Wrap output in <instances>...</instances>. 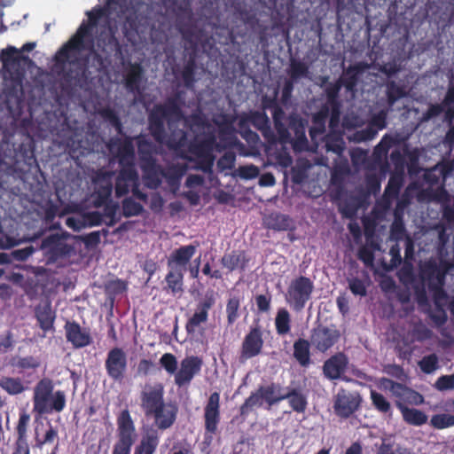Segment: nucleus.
<instances>
[{
	"label": "nucleus",
	"mask_w": 454,
	"mask_h": 454,
	"mask_svg": "<svg viewBox=\"0 0 454 454\" xmlns=\"http://www.w3.org/2000/svg\"><path fill=\"white\" fill-rule=\"evenodd\" d=\"M88 22H82L75 34L57 51L55 62L57 67L63 68L67 64L74 66L64 74L65 80L74 82V85L82 87L88 83L89 71L85 63H81L77 54L92 49L94 39L93 28L98 24L99 20L105 15V10L99 6L87 12Z\"/></svg>",
	"instance_id": "obj_1"
},
{
	"label": "nucleus",
	"mask_w": 454,
	"mask_h": 454,
	"mask_svg": "<svg viewBox=\"0 0 454 454\" xmlns=\"http://www.w3.org/2000/svg\"><path fill=\"white\" fill-rule=\"evenodd\" d=\"M133 137H125L123 139L111 137L107 147L117 159L120 169L115 178V196L121 198L129 192L134 183H137L139 176L136 168V153Z\"/></svg>",
	"instance_id": "obj_2"
},
{
	"label": "nucleus",
	"mask_w": 454,
	"mask_h": 454,
	"mask_svg": "<svg viewBox=\"0 0 454 454\" xmlns=\"http://www.w3.org/2000/svg\"><path fill=\"white\" fill-rule=\"evenodd\" d=\"M263 108L271 109L274 128L264 111H251L243 114L239 120H246V124L259 130L269 145H276L278 143L281 145L277 159L278 166L284 168V109L275 100H270L269 103L263 100Z\"/></svg>",
	"instance_id": "obj_3"
},
{
	"label": "nucleus",
	"mask_w": 454,
	"mask_h": 454,
	"mask_svg": "<svg viewBox=\"0 0 454 454\" xmlns=\"http://www.w3.org/2000/svg\"><path fill=\"white\" fill-rule=\"evenodd\" d=\"M186 133L178 129L173 131L166 141L167 146L173 150L180 158L196 162V168L209 172L214 164L212 155V140H194L187 145Z\"/></svg>",
	"instance_id": "obj_4"
},
{
	"label": "nucleus",
	"mask_w": 454,
	"mask_h": 454,
	"mask_svg": "<svg viewBox=\"0 0 454 454\" xmlns=\"http://www.w3.org/2000/svg\"><path fill=\"white\" fill-rule=\"evenodd\" d=\"M176 405L164 403L152 412L149 417L154 419V425L143 427L139 442L135 446L133 454H154L160 441V431L171 427L177 416Z\"/></svg>",
	"instance_id": "obj_5"
},
{
	"label": "nucleus",
	"mask_w": 454,
	"mask_h": 454,
	"mask_svg": "<svg viewBox=\"0 0 454 454\" xmlns=\"http://www.w3.org/2000/svg\"><path fill=\"white\" fill-rule=\"evenodd\" d=\"M184 105V92L178 90L168 97L163 104L153 106L148 114V129L158 143L167 141L165 121H179L184 118L182 110Z\"/></svg>",
	"instance_id": "obj_6"
},
{
	"label": "nucleus",
	"mask_w": 454,
	"mask_h": 454,
	"mask_svg": "<svg viewBox=\"0 0 454 454\" xmlns=\"http://www.w3.org/2000/svg\"><path fill=\"white\" fill-rule=\"evenodd\" d=\"M54 384L49 378L40 380L34 388V411L39 415L60 412L66 406V395L61 390L53 393Z\"/></svg>",
	"instance_id": "obj_7"
},
{
	"label": "nucleus",
	"mask_w": 454,
	"mask_h": 454,
	"mask_svg": "<svg viewBox=\"0 0 454 454\" xmlns=\"http://www.w3.org/2000/svg\"><path fill=\"white\" fill-rule=\"evenodd\" d=\"M452 268L453 264L450 262L441 259L439 262L429 260L420 269L421 278L427 281L428 288L432 292L436 305L447 298V293L443 287L446 276Z\"/></svg>",
	"instance_id": "obj_8"
},
{
	"label": "nucleus",
	"mask_w": 454,
	"mask_h": 454,
	"mask_svg": "<svg viewBox=\"0 0 454 454\" xmlns=\"http://www.w3.org/2000/svg\"><path fill=\"white\" fill-rule=\"evenodd\" d=\"M116 442L112 454H130L137 440L135 422L128 409L122 410L116 418Z\"/></svg>",
	"instance_id": "obj_9"
},
{
	"label": "nucleus",
	"mask_w": 454,
	"mask_h": 454,
	"mask_svg": "<svg viewBox=\"0 0 454 454\" xmlns=\"http://www.w3.org/2000/svg\"><path fill=\"white\" fill-rule=\"evenodd\" d=\"M97 45L98 51L94 50V47L89 50L91 51L92 66L100 72L112 62L114 56L121 55V47L111 29L107 33L102 32L99 35Z\"/></svg>",
	"instance_id": "obj_10"
},
{
	"label": "nucleus",
	"mask_w": 454,
	"mask_h": 454,
	"mask_svg": "<svg viewBox=\"0 0 454 454\" xmlns=\"http://www.w3.org/2000/svg\"><path fill=\"white\" fill-rule=\"evenodd\" d=\"M340 336V330L334 325H318L311 331L310 344L316 350L325 353L339 342Z\"/></svg>",
	"instance_id": "obj_11"
},
{
	"label": "nucleus",
	"mask_w": 454,
	"mask_h": 454,
	"mask_svg": "<svg viewBox=\"0 0 454 454\" xmlns=\"http://www.w3.org/2000/svg\"><path fill=\"white\" fill-rule=\"evenodd\" d=\"M313 289V283L309 278L299 277L291 283L288 289V297L286 296V299L294 309L300 311L309 300Z\"/></svg>",
	"instance_id": "obj_12"
},
{
	"label": "nucleus",
	"mask_w": 454,
	"mask_h": 454,
	"mask_svg": "<svg viewBox=\"0 0 454 454\" xmlns=\"http://www.w3.org/2000/svg\"><path fill=\"white\" fill-rule=\"evenodd\" d=\"M139 399L142 411L145 417H149L165 403L163 384L160 382L145 383L140 392Z\"/></svg>",
	"instance_id": "obj_13"
},
{
	"label": "nucleus",
	"mask_w": 454,
	"mask_h": 454,
	"mask_svg": "<svg viewBox=\"0 0 454 454\" xmlns=\"http://www.w3.org/2000/svg\"><path fill=\"white\" fill-rule=\"evenodd\" d=\"M263 344L262 327L259 325L251 326L241 344L239 356V362L245 363L259 356L262 351Z\"/></svg>",
	"instance_id": "obj_14"
},
{
	"label": "nucleus",
	"mask_w": 454,
	"mask_h": 454,
	"mask_svg": "<svg viewBox=\"0 0 454 454\" xmlns=\"http://www.w3.org/2000/svg\"><path fill=\"white\" fill-rule=\"evenodd\" d=\"M105 368L108 377L116 382H121L128 370V359L121 348H111L105 361Z\"/></svg>",
	"instance_id": "obj_15"
},
{
	"label": "nucleus",
	"mask_w": 454,
	"mask_h": 454,
	"mask_svg": "<svg viewBox=\"0 0 454 454\" xmlns=\"http://www.w3.org/2000/svg\"><path fill=\"white\" fill-rule=\"evenodd\" d=\"M0 59L6 70L16 78H21L24 75L25 69L22 64L31 61L28 56L21 54L14 46H8L3 50Z\"/></svg>",
	"instance_id": "obj_16"
},
{
	"label": "nucleus",
	"mask_w": 454,
	"mask_h": 454,
	"mask_svg": "<svg viewBox=\"0 0 454 454\" xmlns=\"http://www.w3.org/2000/svg\"><path fill=\"white\" fill-rule=\"evenodd\" d=\"M215 299L213 294H206L197 305L193 315L187 320L185 330L188 334H194L201 324L208 320V312L214 307Z\"/></svg>",
	"instance_id": "obj_17"
},
{
	"label": "nucleus",
	"mask_w": 454,
	"mask_h": 454,
	"mask_svg": "<svg viewBox=\"0 0 454 454\" xmlns=\"http://www.w3.org/2000/svg\"><path fill=\"white\" fill-rule=\"evenodd\" d=\"M221 420L220 394L213 392L204 407V427L206 434H215ZM212 438V435H210Z\"/></svg>",
	"instance_id": "obj_18"
},
{
	"label": "nucleus",
	"mask_w": 454,
	"mask_h": 454,
	"mask_svg": "<svg viewBox=\"0 0 454 454\" xmlns=\"http://www.w3.org/2000/svg\"><path fill=\"white\" fill-rule=\"evenodd\" d=\"M199 243L181 246L173 250L167 260L168 269L181 270L186 272L188 265L197 252Z\"/></svg>",
	"instance_id": "obj_19"
},
{
	"label": "nucleus",
	"mask_w": 454,
	"mask_h": 454,
	"mask_svg": "<svg viewBox=\"0 0 454 454\" xmlns=\"http://www.w3.org/2000/svg\"><path fill=\"white\" fill-rule=\"evenodd\" d=\"M202 361L195 356H187L181 361L180 368L175 374V384L178 387L188 385L200 372Z\"/></svg>",
	"instance_id": "obj_20"
},
{
	"label": "nucleus",
	"mask_w": 454,
	"mask_h": 454,
	"mask_svg": "<svg viewBox=\"0 0 454 454\" xmlns=\"http://www.w3.org/2000/svg\"><path fill=\"white\" fill-rule=\"evenodd\" d=\"M41 248L46 250V254L51 261H57L66 255H68L73 247L65 243L62 237L56 234H51L42 240Z\"/></svg>",
	"instance_id": "obj_21"
},
{
	"label": "nucleus",
	"mask_w": 454,
	"mask_h": 454,
	"mask_svg": "<svg viewBox=\"0 0 454 454\" xmlns=\"http://www.w3.org/2000/svg\"><path fill=\"white\" fill-rule=\"evenodd\" d=\"M360 405L358 395L341 390L337 394L334 402V411L341 418L347 419L352 415Z\"/></svg>",
	"instance_id": "obj_22"
},
{
	"label": "nucleus",
	"mask_w": 454,
	"mask_h": 454,
	"mask_svg": "<svg viewBox=\"0 0 454 454\" xmlns=\"http://www.w3.org/2000/svg\"><path fill=\"white\" fill-rule=\"evenodd\" d=\"M348 364V356L343 352H338L324 363V375L332 380H338L346 372Z\"/></svg>",
	"instance_id": "obj_23"
},
{
	"label": "nucleus",
	"mask_w": 454,
	"mask_h": 454,
	"mask_svg": "<svg viewBox=\"0 0 454 454\" xmlns=\"http://www.w3.org/2000/svg\"><path fill=\"white\" fill-rule=\"evenodd\" d=\"M65 331L67 341L76 348H84L91 342L89 331L82 329L75 321H67L65 325Z\"/></svg>",
	"instance_id": "obj_24"
},
{
	"label": "nucleus",
	"mask_w": 454,
	"mask_h": 454,
	"mask_svg": "<svg viewBox=\"0 0 454 454\" xmlns=\"http://www.w3.org/2000/svg\"><path fill=\"white\" fill-rule=\"evenodd\" d=\"M141 169L145 186L152 190L158 189L162 183L163 167L155 160L142 163Z\"/></svg>",
	"instance_id": "obj_25"
},
{
	"label": "nucleus",
	"mask_w": 454,
	"mask_h": 454,
	"mask_svg": "<svg viewBox=\"0 0 454 454\" xmlns=\"http://www.w3.org/2000/svg\"><path fill=\"white\" fill-rule=\"evenodd\" d=\"M29 416L23 413L20 416L16 427L17 437L13 443L12 454H30V448L27 442V427Z\"/></svg>",
	"instance_id": "obj_26"
},
{
	"label": "nucleus",
	"mask_w": 454,
	"mask_h": 454,
	"mask_svg": "<svg viewBox=\"0 0 454 454\" xmlns=\"http://www.w3.org/2000/svg\"><path fill=\"white\" fill-rule=\"evenodd\" d=\"M404 183V172L394 171L388 179L387 184L385 188L382 200L387 207H389L392 202L398 198L400 191Z\"/></svg>",
	"instance_id": "obj_27"
},
{
	"label": "nucleus",
	"mask_w": 454,
	"mask_h": 454,
	"mask_svg": "<svg viewBox=\"0 0 454 454\" xmlns=\"http://www.w3.org/2000/svg\"><path fill=\"white\" fill-rule=\"evenodd\" d=\"M197 51V44L192 43V50L185 55L187 56V59L185 60L181 71L183 82L187 88H192L196 82Z\"/></svg>",
	"instance_id": "obj_28"
},
{
	"label": "nucleus",
	"mask_w": 454,
	"mask_h": 454,
	"mask_svg": "<svg viewBox=\"0 0 454 454\" xmlns=\"http://www.w3.org/2000/svg\"><path fill=\"white\" fill-rule=\"evenodd\" d=\"M365 68L366 65L364 63L358 62L349 66L343 71V74L339 80L348 91L352 93L356 91L360 75Z\"/></svg>",
	"instance_id": "obj_29"
},
{
	"label": "nucleus",
	"mask_w": 454,
	"mask_h": 454,
	"mask_svg": "<svg viewBox=\"0 0 454 454\" xmlns=\"http://www.w3.org/2000/svg\"><path fill=\"white\" fill-rule=\"evenodd\" d=\"M186 171V164H171L163 168V178L172 192H175L179 189L182 177Z\"/></svg>",
	"instance_id": "obj_30"
},
{
	"label": "nucleus",
	"mask_w": 454,
	"mask_h": 454,
	"mask_svg": "<svg viewBox=\"0 0 454 454\" xmlns=\"http://www.w3.org/2000/svg\"><path fill=\"white\" fill-rule=\"evenodd\" d=\"M144 74L143 67L138 63L131 64L125 75V87L132 93H141V82Z\"/></svg>",
	"instance_id": "obj_31"
},
{
	"label": "nucleus",
	"mask_w": 454,
	"mask_h": 454,
	"mask_svg": "<svg viewBox=\"0 0 454 454\" xmlns=\"http://www.w3.org/2000/svg\"><path fill=\"white\" fill-rule=\"evenodd\" d=\"M248 262L249 259L244 251H232L230 254H225L221 260L223 266L227 268L229 271L236 270L244 271Z\"/></svg>",
	"instance_id": "obj_32"
},
{
	"label": "nucleus",
	"mask_w": 454,
	"mask_h": 454,
	"mask_svg": "<svg viewBox=\"0 0 454 454\" xmlns=\"http://www.w3.org/2000/svg\"><path fill=\"white\" fill-rule=\"evenodd\" d=\"M35 314L42 330L48 332L53 329L56 316L49 302L36 306L35 309Z\"/></svg>",
	"instance_id": "obj_33"
},
{
	"label": "nucleus",
	"mask_w": 454,
	"mask_h": 454,
	"mask_svg": "<svg viewBox=\"0 0 454 454\" xmlns=\"http://www.w3.org/2000/svg\"><path fill=\"white\" fill-rule=\"evenodd\" d=\"M396 407L402 413L403 420L409 425L422 426L427 421V416L422 411L415 408H409L401 402H396Z\"/></svg>",
	"instance_id": "obj_34"
},
{
	"label": "nucleus",
	"mask_w": 454,
	"mask_h": 454,
	"mask_svg": "<svg viewBox=\"0 0 454 454\" xmlns=\"http://www.w3.org/2000/svg\"><path fill=\"white\" fill-rule=\"evenodd\" d=\"M184 273L181 270L168 269V272L165 277V289L173 294L183 292Z\"/></svg>",
	"instance_id": "obj_35"
},
{
	"label": "nucleus",
	"mask_w": 454,
	"mask_h": 454,
	"mask_svg": "<svg viewBox=\"0 0 454 454\" xmlns=\"http://www.w3.org/2000/svg\"><path fill=\"white\" fill-rule=\"evenodd\" d=\"M329 115V108L322 107L317 113L312 116V126L309 128V136L315 139L317 136H321L325 132V122Z\"/></svg>",
	"instance_id": "obj_36"
},
{
	"label": "nucleus",
	"mask_w": 454,
	"mask_h": 454,
	"mask_svg": "<svg viewBox=\"0 0 454 454\" xmlns=\"http://www.w3.org/2000/svg\"><path fill=\"white\" fill-rule=\"evenodd\" d=\"M239 133L241 137L246 140L253 151L258 153L261 146V139L259 135L246 124V120H239L238 122Z\"/></svg>",
	"instance_id": "obj_37"
},
{
	"label": "nucleus",
	"mask_w": 454,
	"mask_h": 454,
	"mask_svg": "<svg viewBox=\"0 0 454 454\" xmlns=\"http://www.w3.org/2000/svg\"><path fill=\"white\" fill-rule=\"evenodd\" d=\"M0 387L10 395L22 394L27 387L20 378L0 376Z\"/></svg>",
	"instance_id": "obj_38"
},
{
	"label": "nucleus",
	"mask_w": 454,
	"mask_h": 454,
	"mask_svg": "<svg viewBox=\"0 0 454 454\" xmlns=\"http://www.w3.org/2000/svg\"><path fill=\"white\" fill-rule=\"evenodd\" d=\"M135 139L137 140V153L141 164L155 160L153 143L144 135H138Z\"/></svg>",
	"instance_id": "obj_39"
},
{
	"label": "nucleus",
	"mask_w": 454,
	"mask_h": 454,
	"mask_svg": "<svg viewBox=\"0 0 454 454\" xmlns=\"http://www.w3.org/2000/svg\"><path fill=\"white\" fill-rule=\"evenodd\" d=\"M309 344L310 341L304 339H299L294 344V356L303 367H307L310 364Z\"/></svg>",
	"instance_id": "obj_40"
},
{
	"label": "nucleus",
	"mask_w": 454,
	"mask_h": 454,
	"mask_svg": "<svg viewBox=\"0 0 454 454\" xmlns=\"http://www.w3.org/2000/svg\"><path fill=\"white\" fill-rule=\"evenodd\" d=\"M259 390L262 394L263 403L265 402L269 406H272L284 399L280 387L273 383L268 386H261Z\"/></svg>",
	"instance_id": "obj_41"
},
{
	"label": "nucleus",
	"mask_w": 454,
	"mask_h": 454,
	"mask_svg": "<svg viewBox=\"0 0 454 454\" xmlns=\"http://www.w3.org/2000/svg\"><path fill=\"white\" fill-rule=\"evenodd\" d=\"M99 115L110 126L114 128L119 135H123V125L118 114L111 107L106 106L99 110Z\"/></svg>",
	"instance_id": "obj_42"
},
{
	"label": "nucleus",
	"mask_w": 454,
	"mask_h": 454,
	"mask_svg": "<svg viewBox=\"0 0 454 454\" xmlns=\"http://www.w3.org/2000/svg\"><path fill=\"white\" fill-rule=\"evenodd\" d=\"M236 117L231 114H223L215 119V124L218 127L220 136L232 135L235 132L234 122Z\"/></svg>",
	"instance_id": "obj_43"
},
{
	"label": "nucleus",
	"mask_w": 454,
	"mask_h": 454,
	"mask_svg": "<svg viewBox=\"0 0 454 454\" xmlns=\"http://www.w3.org/2000/svg\"><path fill=\"white\" fill-rule=\"evenodd\" d=\"M113 184L110 181L100 184L95 191L94 205L98 207L111 200Z\"/></svg>",
	"instance_id": "obj_44"
},
{
	"label": "nucleus",
	"mask_w": 454,
	"mask_h": 454,
	"mask_svg": "<svg viewBox=\"0 0 454 454\" xmlns=\"http://www.w3.org/2000/svg\"><path fill=\"white\" fill-rule=\"evenodd\" d=\"M263 400L259 388L252 393L240 406L239 411L241 416H247L255 407H261Z\"/></svg>",
	"instance_id": "obj_45"
},
{
	"label": "nucleus",
	"mask_w": 454,
	"mask_h": 454,
	"mask_svg": "<svg viewBox=\"0 0 454 454\" xmlns=\"http://www.w3.org/2000/svg\"><path fill=\"white\" fill-rule=\"evenodd\" d=\"M289 405L296 412H303L307 407V399L303 394L297 390H292L286 394Z\"/></svg>",
	"instance_id": "obj_46"
},
{
	"label": "nucleus",
	"mask_w": 454,
	"mask_h": 454,
	"mask_svg": "<svg viewBox=\"0 0 454 454\" xmlns=\"http://www.w3.org/2000/svg\"><path fill=\"white\" fill-rule=\"evenodd\" d=\"M10 364L20 370H35L40 366V361L37 357L27 356L24 357H12Z\"/></svg>",
	"instance_id": "obj_47"
},
{
	"label": "nucleus",
	"mask_w": 454,
	"mask_h": 454,
	"mask_svg": "<svg viewBox=\"0 0 454 454\" xmlns=\"http://www.w3.org/2000/svg\"><path fill=\"white\" fill-rule=\"evenodd\" d=\"M122 215L125 217L137 216L144 211V207L132 197L125 198L121 202Z\"/></svg>",
	"instance_id": "obj_48"
},
{
	"label": "nucleus",
	"mask_w": 454,
	"mask_h": 454,
	"mask_svg": "<svg viewBox=\"0 0 454 454\" xmlns=\"http://www.w3.org/2000/svg\"><path fill=\"white\" fill-rule=\"evenodd\" d=\"M371 400L374 408L384 414L391 413V404L387 398L376 390H371Z\"/></svg>",
	"instance_id": "obj_49"
},
{
	"label": "nucleus",
	"mask_w": 454,
	"mask_h": 454,
	"mask_svg": "<svg viewBox=\"0 0 454 454\" xmlns=\"http://www.w3.org/2000/svg\"><path fill=\"white\" fill-rule=\"evenodd\" d=\"M325 149L326 152H332L340 156L345 149V143L340 136L327 135L325 137Z\"/></svg>",
	"instance_id": "obj_50"
},
{
	"label": "nucleus",
	"mask_w": 454,
	"mask_h": 454,
	"mask_svg": "<svg viewBox=\"0 0 454 454\" xmlns=\"http://www.w3.org/2000/svg\"><path fill=\"white\" fill-rule=\"evenodd\" d=\"M59 439V432L51 423H48V429L46 430L43 438L37 434L35 437V447L42 449L45 444H51Z\"/></svg>",
	"instance_id": "obj_51"
},
{
	"label": "nucleus",
	"mask_w": 454,
	"mask_h": 454,
	"mask_svg": "<svg viewBox=\"0 0 454 454\" xmlns=\"http://www.w3.org/2000/svg\"><path fill=\"white\" fill-rule=\"evenodd\" d=\"M376 454H416L411 449L390 442H383L378 448Z\"/></svg>",
	"instance_id": "obj_52"
},
{
	"label": "nucleus",
	"mask_w": 454,
	"mask_h": 454,
	"mask_svg": "<svg viewBox=\"0 0 454 454\" xmlns=\"http://www.w3.org/2000/svg\"><path fill=\"white\" fill-rule=\"evenodd\" d=\"M240 300L238 296H232L228 299L226 304L227 322L229 325H233L239 317V309Z\"/></svg>",
	"instance_id": "obj_53"
},
{
	"label": "nucleus",
	"mask_w": 454,
	"mask_h": 454,
	"mask_svg": "<svg viewBox=\"0 0 454 454\" xmlns=\"http://www.w3.org/2000/svg\"><path fill=\"white\" fill-rule=\"evenodd\" d=\"M430 425L436 429H444L454 426V416L450 414H435L430 419Z\"/></svg>",
	"instance_id": "obj_54"
},
{
	"label": "nucleus",
	"mask_w": 454,
	"mask_h": 454,
	"mask_svg": "<svg viewBox=\"0 0 454 454\" xmlns=\"http://www.w3.org/2000/svg\"><path fill=\"white\" fill-rule=\"evenodd\" d=\"M404 96V90L397 85L395 82H390L387 85V102L390 106H393L398 99L403 98Z\"/></svg>",
	"instance_id": "obj_55"
},
{
	"label": "nucleus",
	"mask_w": 454,
	"mask_h": 454,
	"mask_svg": "<svg viewBox=\"0 0 454 454\" xmlns=\"http://www.w3.org/2000/svg\"><path fill=\"white\" fill-rule=\"evenodd\" d=\"M419 366L420 370L427 374H430V373L434 372L438 368L437 356L435 354L425 356L419 362Z\"/></svg>",
	"instance_id": "obj_56"
},
{
	"label": "nucleus",
	"mask_w": 454,
	"mask_h": 454,
	"mask_svg": "<svg viewBox=\"0 0 454 454\" xmlns=\"http://www.w3.org/2000/svg\"><path fill=\"white\" fill-rule=\"evenodd\" d=\"M391 236L395 239H401L406 232L402 216L395 211V219L390 227Z\"/></svg>",
	"instance_id": "obj_57"
},
{
	"label": "nucleus",
	"mask_w": 454,
	"mask_h": 454,
	"mask_svg": "<svg viewBox=\"0 0 454 454\" xmlns=\"http://www.w3.org/2000/svg\"><path fill=\"white\" fill-rule=\"evenodd\" d=\"M160 364L169 374H176L177 371V359L171 353H165L160 358Z\"/></svg>",
	"instance_id": "obj_58"
},
{
	"label": "nucleus",
	"mask_w": 454,
	"mask_h": 454,
	"mask_svg": "<svg viewBox=\"0 0 454 454\" xmlns=\"http://www.w3.org/2000/svg\"><path fill=\"white\" fill-rule=\"evenodd\" d=\"M383 382L389 383V390L396 397L406 400L410 388L405 385L392 380L383 378Z\"/></svg>",
	"instance_id": "obj_59"
},
{
	"label": "nucleus",
	"mask_w": 454,
	"mask_h": 454,
	"mask_svg": "<svg viewBox=\"0 0 454 454\" xmlns=\"http://www.w3.org/2000/svg\"><path fill=\"white\" fill-rule=\"evenodd\" d=\"M342 86L343 85L340 80H338L334 83H330L325 88V95L328 104L340 103L339 100V94Z\"/></svg>",
	"instance_id": "obj_60"
},
{
	"label": "nucleus",
	"mask_w": 454,
	"mask_h": 454,
	"mask_svg": "<svg viewBox=\"0 0 454 454\" xmlns=\"http://www.w3.org/2000/svg\"><path fill=\"white\" fill-rule=\"evenodd\" d=\"M377 133L378 130L370 124L366 128L357 130L354 134V141L357 143L370 141L376 137Z\"/></svg>",
	"instance_id": "obj_61"
},
{
	"label": "nucleus",
	"mask_w": 454,
	"mask_h": 454,
	"mask_svg": "<svg viewBox=\"0 0 454 454\" xmlns=\"http://www.w3.org/2000/svg\"><path fill=\"white\" fill-rule=\"evenodd\" d=\"M411 334L416 340L422 342L432 337V331L425 325L418 324L412 328Z\"/></svg>",
	"instance_id": "obj_62"
},
{
	"label": "nucleus",
	"mask_w": 454,
	"mask_h": 454,
	"mask_svg": "<svg viewBox=\"0 0 454 454\" xmlns=\"http://www.w3.org/2000/svg\"><path fill=\"white\" fill-rule=\"evenodd\" d=\"M35 252L33 246H28L24 248L12 250L10 254L12 262L13 261L24 262Z\"/></svg>",
	"instance_id": "obj_63"
},
{
	"label": "nucleus",
	"mask_w": 454,
	"mask_h": 454,
	"mask_svg": "<svg viewBox=\"0 0 454 454\" xmlns=\"http://www.w3.org/2000/svg\"><path fill=\"white\" fill-rule=\"evenodd\" d=\"M435 387L440 391L450 390L454 388V374L442 375L435 382Z\"/></svg>",
	"instance_id": "obj_64"
}]
</instances>
